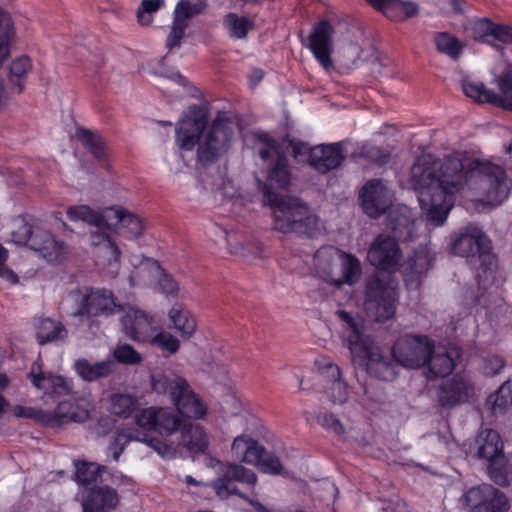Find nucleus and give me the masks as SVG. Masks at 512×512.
<instances>
[{
    "mask_svg": "<svg viewBox=\"0 0 512 512\" xmlns=\"http://www.w3.org/2000/svg\"><path fill=\"white\" fill-rule=\"evenodd\" d=\"M472 160L450 155L440 161L431 154H425L412 165L410 181L430 225L438 227L444 224L453 206V196L473 181L470 176Z\"/></svg>",
    "mask_w": 512,
    "mask_h": 512,
    "instance_id": "nucleus-1",
    "label": "nucleus"
},
{
    "mask_svg": "<svg viewBox=\"0 0 512 512\" xmlns=\"http://www.w3.org/2000/svg\"><path fill=\"white\" fill-rule=\"evenodd\" d=\"M264 203L272 210L273 229L278 232L313 239L325 230L320 217L297 196L268 192Z\"/></svg>",
    "mask_w": 512,
    "mask_h": 512,
    "instance_id": "nucleus-2",
    "label": "nucleus"
},
{
    "mask_svg": "<svg viewBox=\"0 0 512 512\" xmlns=\"http://www.w3.org/2000/svg\"><path fill=\"white\" fill-rule=\"evenodd\" d=\"M336 315L342 322V342L351 353L352 358L366 359L367 372L379 380L392 381L397 375V362L394 357L384 356L378 348L369 346L364 334V320L359 315H352L345 310H338Z\"/></svg>",
    "mask_w": 512,
    "mask_h": 512,
    "instance_id": "nucleus-3",
    "label": "nucleus"
},
{
    "mask_svg": "<svg viewBox=\"0 0 512 512\" xmlns=\"http://www.w3.org/2000/svg\"><path fill=\"white\" fill-rule=\"evenodd\" d=\"M450 247L453 254L470 259L479 285H485L489 276H493L497 258L490 239L481 228L473 224L461 228L451 236Z\"/></svg>",
    "mask_w": 512,
    "mask_h": 512,
    "instance_id": "nucleus-4",
    "label": "nucleus"
},
{
    "mask_svg": "<svg viewBox=\"0 0 512 512\" xmlns=\"http://www.w3.org/2000/svg\"><path fill=\"white\" fill-rule=\"evenodd\" d=\"M152 389L158 394H169L179 414L189 419L203 418L207 406L193 391L189 383L172 371L155 372L151 375Z\"/></svg>",
    "mask_w": 512,
    "mask_h": 512,
    "instance_id": "nucleus-5",
    "label": "nucleus"
},
{
    "mask_svg": "<svg viewBox=\"0 0 512 512\" xmlns=\"http://www.w3.org/2000/svg\"><path fill=\"white\" fill-rule=\"evenodd\" d=\"M470 176L471 185L477 187L483 194L482 202L487 205L497 206L507 199L511 182L505 170L489 161L473 159L471 161Z\"/></svg>",
    "mask_w": 512,
    "mask_h": 512,
    "instance_id": "nucleus-6",
    "label": "nucleus"
},
{
    "mask_svg": "<svg viewBox=\"0 0 512 512\" xmlns=\"http://www.w3.org/2000/svg\"><path fill=\"white\" fill-rule=\"evenodd\" d=\"M257 138L265 144V147L259 149V156L263 160L269 161L266 182L258 179V184L263 192V202H266V193L279 194L273 189H284L290 184L291 172L288 159L277 141L268 134H259Z\"/></svg>",
    "mask_w": 512,
    "mask_h": 512,
    "instance_id": "nucleus-7",
    "label": "nucleus"
},
{
    "mask_svg": "<svg viewBox=\"0 0 512 512\" xmlns=\"http://www.w3.org/2000/svg\"><path fill=\"white\" fill-rule=\"evenodd\" d=\"M233 134L232 122L216 117L198 139L196 165L205 168L218 161L230 148Z\"/></svg>",
    "mask_w": 512,
    "mask_h": 512,
    "instance_id": "nucleus-8",
    "label": "nucleus"
},
{
    "mask_svg": "<svg viewBox=\"0 0 512 512\" xmlns=\"http://www.w3.org/2000/svg\"><path fill=\"white\" fill-rule=\"evenodd\" d=\"M396 291L390 282L370 277L365 286L364 309L368 317L384 322L395 313Z\"/></svg>",
    "mask_w": 512,
    "mask_h": 512,
    "instance_id": "nucleus-9",
    "label": "nucleus"
},
{
    "mask_svg": "<svg viewBox=\"0 0 512 512\" xmlns=\"http://www.w3.org/2000/svg\"><path fill=\"white\" fill-rule=\"evenodd\" d=\"M231 450L238 460L255 465L265 473L280 474L282 471L280 459L267 453L262 445L248 435L237 436Z\"/></svg>",
    "mask_w": 512,
    "mask_h": 512,
    "instance_id": "nucleus-10",
    "label": "nucleus"
},
{
    "mask_svg": "<svg viewBox=\"0 0 512 512\" xmlns=\"http://www.w3.org/2000/svg\"><path fill=\"white\" fill-rule=\"evenodd\" d=\"M72 294L78 304L74 313L76 316H109L124 310V306L116 302L112 291L108 289L85 288L84 292L77 289Z\"/></svg>",
    "mask_w": 512,
    "mask_h": 512,
    "instance_id": "nucleus-11",
    "label": "nucleus"
},
{
    "mask_svg": "<svg viewBox=\"0 0 512 512\" xmlns=\"http://www.w3.org/2000/svg\"><path fill=\"white\" fill-rule=\"evenodd\" d=\"M462 500L472 512H508L510 508L504 492L491 484L471 487L463 495Z\"/></svg>",
    "mask_w": 512,
    "mask_h": 512,
    "instance_id": "nucleus-12",
    "label": "nucleus"
},
{
    "mask_svg": "<svg viewBox=\"0 0 512 512\" xmlns=\"http://www.w3.org/2000/svg\"><path fill=\"white\" fill-rule=\"evenodd\" d=\"M431 348L432 343L426 336L409 335L394 344L392 355L399 365L416 369L426 364Z\"/></svg>",
    "mask_w": 512,
    "mask_h": 512,
    "instance_id": "nucleus-13",
    "label": "nucleus"
},
{
    "mask_svg": "<svg viewBox=\"0 0 512 512\" xmlns=\"http://www.w3.org/2000/svg\"><path fill=\"white\" fill-rule=\"evenodd\" d=\"M209 113L204 106L191 105L176 125V142L182 150H192L208 123Z\"/></svg>",
    "mask_w": 512,
    "mask_h": 512,
    "instance_id": "nucleus-14",
    "label": "nucleus"
},
{
    "mask_svg": "<svg viewBox=\"0 0 512 512\" xmlns=\"http://www.w3.org/2000/svg\"><path fill=\"white\" fill-rule=\"evenodd\" d=\"M393 194L381 179L367 181L359 194L364 213L371 218H378L392 205Z\"/></svg>",
    "mask_w": 512,
    "mask_h": 512,
    "instance_id": "nucleus-15",
    "label": "nucleus"
},
{
    "mask_svg": "<svg viewBox=\"0 0 512 512\" xmlns=\"http://www.w3.org/2000/svg\"><path fill=\"white\" fill-rule=\"evenodd\" d=\"M367 259L376 268L393 272L400 266L402 252L394 238L379 234L369 247Z\"/></svg>",
    "mask_w": 512,
    "mask_h": 512,
    "instance_id": "nucleus-16",
    "label": "nucleus"
},
{
    "mask_svg": "<svg viewBox=\"0 0 512 512\" xmlns=\"http://www.w3.org/2000/svg\"><path fill=\"white\" fill-rule=\"evenodd\" d=\"M335 30L327 19H321L312 27L307 47L311 50L319 64L326 70L333 69L331 54L333 52V34Z\"/></svg>",
    "mask_w": 512,
    "mask_h": 512,
    "instance_id": "nucleus-17",
    "label": "nucleus"
},
{
    "mask_svg": "<svg viewBox=\"0 0 512 512\" xmlns=\"http://www.w3.org/2000/svg\"><path fill=\"white\" fill-rule=\"evenodd\" d=\"M207 4L205 1L180 0L174 9V18L171 31L166 39V47L169 51L181 46V40L185 35V30L189 26V21L204 13Z\"/></svg>",
    "mask_w": 512,
    "mask_h": 512,
    "instance_id": "nucleus-18",
    "label": "nucleus"
},
{
    "mask_svg": "<svg viewBox=\"0 0 512 512\" xmlns=\"http://www.w3.org/2000/svg\"><path fill=\"white\" fill-rule=\"evenodd\" d=\"M235 482L254 485L257 482L256 474L240 464H227L220 477L213 481L212 486L216 494L222 498L237 495L242 499L247 496L239 491Z\"/></svg>",
    "mask_w": 512,
    "mask_h": 512,
    "instance_id": "nucleus-19",
    "label": "nucleus"
},
{
    "mask_svg": "<svg viewBox=\"0 0 512 512\" xmlns=\"http://www.w3.org/2000/svg\"><path fill=\"white\" fill-rule=\"evenodd\" d=\"M119 500L117 490L104 483L85 488L81 492L83 512H111L116 509Z\"/></svg>",
    "mask_w": 512,
    "mask_h": 512,
    "instance_id": "nucleus-20",
    "label": "nucleus"
},
{
    "mask_svg": "<svg viewBox=\"0 0 512 512\" xmlns=\"http://www.w3.org/2000/svg\"><path fill=\"white\" fill-rule=\"evenodd\" d=\"M121 323L125 334L138 342L150 341L156 332L153 319L145 311L136 307H128L125 310Z\"/></svg>",
    "mask_w": 512,
    "mask_h": 512,
    "instance_id": "nucleus-21",
    "label": "nucleus"
},
{
    "mask_svg": "<svg viewBox=\"0 0 512 512\" xmlns=\"http://www.w3.org/2000/svg\"><path fill=\"white\" fill-rule=\"evenodd\" d=\"M471 384L459 374L442 382L437 389L438 403L443 408H453L468 401Z\"/></svg>",
    "mask_w": 512,
    "mask_h": 512,
    "instance_id": "nucleus-22",
    "label": "nucleus"
},
{
    "mask_svg": "<svg viewBox=\"0 0 512 512\" xmlns=\"http://www.w3.org/2000/svg\"><path fill=\"white\" fill-rule=\"evenodd\" d=\"M30 248L36 251L48 263H61L66 257L64 242L56 240L49 231L40 228H36V232L31 239Z\"/></svg>",
    "mask_w": 512,
    "mask_h": 512,
    "instance_id": "nucleus-23",
    "label": "nucleus"
},
{
    "mask_svg": "<svg viewBox=\"0 0 512 512\" xmlns=\"http://www.w3.org/2000/svg\"><path fill=\"white\" fill-rule=\"evenodd\" d=\"M344 158L341 143L321 144L310 149L309 164L325 174L340 166Z\"/></svg>",
    "mask_w": 512,
    "mask_h": 512,
    "instance_id": "nucleus-24",
    "label": "nucleus"
},
{
    "mask_svg": "<svg viewBox=\"0 0 512 512\" xmlns=\"http://www.w3.org/2000/svg\"><path fill=\"white\" fill-rule=\"evenodd\" d=\"M106 222L105 228L116 227L119 234H123L126 237H139L143 230L144 224L142 220L124 209L120 208H107L106 209Z\"/></svg>",
    "mask_w": 512,
    "mask_h": 512,
    "instance_id": "nucleus-25",
    "label": "nucleus"
},
{
    "mask_svg": "<svg viewBox=\"0 0 512 512\" xmlns=\"http://www.w3.org/2000/svg\"><path fill=\"white\" fill-rule=\"evenodd\" d=\"M460 358V352L456 348H438L434 349L432 344L431 352L426 361L428 367L429 379L448 376L456 366V361Z\"/></svg>",
    "mask_w": 512,
    "mask_h": 512,
    "instance_id": "nucleus-26",
    "label": "nucleus"
},
{
    "mask_svg": "<svg viewBox=\"0 0 512 512\" xmlns=\"http://www.w3.org/2000/svg\"><path fill=\"white\" fill-rule=\"evenodd\" d=\"M74 369L82 380L95 382L114 375L117 370V364L112 359L91 362L86 358H79L74 362Z\"/></svg>",
    "mask_w": 512,
    "mask_h": 512,
    "instance_id": "nucleus-27",
    "label": "nucleus"
},
{
    "mask_svg": "<svg viewBox=\"0 0 512 512\" xmlns=\"http://www.w3.org/2000/svg\"><path fill=\"white\" fill-rule=\"evenodd\" d=\"M387 227L392 232L390 236L397 243L398 241H409L415 234V220L406 206L389 213Z\"/></svg>",
    "mask_w": 512,
    "mask_h": 512,
    "instance_id": "nucleus-28",
    "label": "nucleus"
},
{
    "mask_svg": "<svg viewBox=\"0 0 512 512\" xmlns=\"http://www.w3.org/2000/svg\"><path fill=\"white\" fill-rule=\"evenodd\" d=\"M31 381L35 387L48 395L60 397L75 394L73 381L61 375L43 372L31 373Z\"/></svg>",
    "mask_w": 512,
    "mask_h": 512,
    "instance_id": "nucleus-29",
    "label": "nucleus"
},
{
    "mask_svg": "<svg viewBox=\"0 0 512 512\" xmlns=\"http://www.w3.org/2000/svg\"><path fill=\"white\" fill-rule=\"evenodd\" d=\"M75 471L74 481L85 488H90L107 481L106 475H109L108 468L95 462L84 460H74Z\"/></svg>",
    "mask_w": 512,
    "mask_h": 512,
    "instance_id": "nucleus-30",
    "label": "nucleus"
},
{
    "mask_svg": "<svg viewBox=\"0 0 512 512\" xmlns=\"http://www.w3.org/2000/svg\"><path fill=\"white\" fill-rule=\"evenodd\" d=\"M373 8L382 12L392 21L400 22L419 13L415 2L401 0H366Z\"/></svg>",
    "mask_w": 512,
    "mask_h": 512,
    "instance_id": "nucleus-31",
    "label": "nucleus"
},
{
    "mask_svg": "<svg viewBox=\"0 0 512 512\" xmlns=\"http://www.w3.org/2000/svg\"><path fill=\"white\" fill-rule=\"evenodd\" d=\"M179 444L191 453H204L208 448L207 436L203 428L189 420H184Z\"/></svg>",
    "mask_w": 512,
    "mask_h": 512,
    "instance_id": "nucleus-32",
    "label": "nucleus"
},
{
    "mask_svg": "<svg viewBox=\"0 0 512 512\" xmlns=\"http://www.w3.org/2000/svg\"><path fill=\"white\" fill-rule=\"evenodd\" d=\"M476 445L478 457L487 460L488 463L504 454L503 441L499 433L493 429L482 430L476 438Z\"/></svg>",
    "mask_w": 512,
    "mask_h": 512,
    "instance_id": "nucleus-33",
    "label": "nucleus"
},
{
    "mask_svg": "<svg viewBox=\"0 0 512 512\" xmlns=\"http://www.w3.org/2000/svg\"><path fill=\"white\" fill-rule=\"evenodd\" d=\"M35 327L37 341L40 345L64 340L68 335L67 329L61 322L50 318L39 319Z\"/></svg>",
    "mask_w": 512,
    "mask_h": 512,
    "instance_id": "nucleus-34",
    "label": "nucleus"
},
{
    "mask_svg": "<svg viewBox=\"0 0 512 512\" xmlns=\"http://www.w3.org/2000/svg\"><path fill=\"white\" fill-rule=\"evenodd\" d=\"M498 92H494V106L512 111V66H508L496 78Z\"/></svg>",
    "mask_w": 512,
    "mask_h": 512,
    "instance_id": "nucleus-35",
    "label": "nucleus"
},
{
    "mask_svg": "<svg viewBox=\"0 0 512 512\" xmlns=\"http://www.w3.org/2000/svg\"><path fill=\"white\" fill-rule=\"evenodd\" d=\"M32 69L31 59L27 56H21L12 61L9 68L10 89L22 93L25 89L27 76Z\"/></svg>",
    "mask_w": 512,
    "mask_h": 512,
    "instance_id": "nucleus-36",
    "label": "nucleus"
},
{
    "mask_svg": "<svg viewBox=\"0 0 512 512\" xmlns=\"http://www.w3.org/2000/svg\"><path fill=\"white\" fill-rule=\"evenodd\" d=\"M169 318L183 338L189 339L194 334L197 324L188 310L176 304L169 311Z\"/></svg>",
    "mask_w": 512,
    "mask_h": 512,
    "instance_id": "nucleus-37",
    "label": "nucleus"
},
{
    "mask_svg": "<svg viewBox=\"0 0 512 512\" xmlns=\"http://www.w3.org/2000/svg\"><path fill=\"white\" fill-rule=\"evenodd\" d=\"M487 469L490 479L495 484L505 487L512 482V462L505 454L489 462Z\"/></svg>",
    "mask_w": 512,
    "mask_h": 512,
    "instance_id": "nucleus-38",
    "label": "nucleus"
},
{
    "mask_svg": "<svg viewBox=\"0 0 512 512\" xmlns=\"http://www.w3.org/2000/svg\"><path fill=\"white\" fill-rule=\"evenodd\" d=\"M54 417L57 421L61 422L72 421L82 423L89 418V412L75 402L66 400L57 405Z\"/></svg>",
    "mask_w": 512,
    "mask_h": 512,
    "instance_id": "nucleus-39",
    "label": "nucleus"
},
{
    "mask_svg": "<svg viewBox=\"0 0 512 512\" xmlns=\"http://www.w3.org/2000/svg\"><path fill=\"white\" fill-rule=\"evenodd\" d=\"M493 24L488 18L470 19L464 24V33L475 41L491 43Z\"/></svg>",
    "mask_w": 512,
    "mask_h": 512,
    "instance_id": "nucleus-40",
    "label": "nucleus"
},
{
    "mask_svg": "<svg viewBox=\"0 0 512 512\" xmlns=\"http://www.w3.org/2000/svg\"><path fill=\"white\" fill-rule=\"evenodd\" d=\"M67 216L73 221L82 220L99 229L105 228L106 209L103 212H97L87 205L71 206L67 209Z\"/></svg>",
    "mask_w": 512,
    "mask_h": 512,
    "instance_id": "nucleus-41",
    "label": "nucleus"
},
{
    "mask_svg": "<svg viewBox=\"0 0 512 512\" xmlns=\"http://www.w3.org/2000/svg\"><path fill=\"white\" fill-rule=\"evenodd\" d=\"M76 137L96 159L103 160L105 158V142L99 134L80 127L76 130Z\"/></svg>",
    "mask_w": 512,
    "mask_h": 512,
    "instance_id": "nucleus-42",
    "label": "nucleus"
},
{
    "mask_svg": "<svg viewBox=\"0 0 512 512\" xmlns=\"http://www.w3.org/2000/svg\"><path fill=\"white\" fill-rule=\"evenodd\" d=\"M341 278L335 280V285L340 287L342 284H354L361 275V266L359 260L350 254L342 253Z\"/></svg>",
    "mask_w": 512,
    "mask_h": 512,
    "instance_id": "nucleus-43",
    "label": "nucleus"
},
{
    "mask_svg": "<svg viewBox=\"0 0 512 512\" xmlns=\"http://www.w3.org/2000/svg\"><path fill=\"white\" fill-rule=\"evenodd\" d=\"M137 398L129 394L114 393L110 396V411L122 418H128L138 409Z\"/></svg>",
    "mask_w": 512,
    "mask_h": 512,
    "instance_id": "nucleus-44",
    "label": "nucleus"
},
{
    "mask_svg": "<svg viewBox=\"0 0 512 512\" xmlns=\"http://www.w3.org/2000/svg\"><path fill=\"white\" fill-rule=\"evenodd\" d=\"M14 36V26L10 14L0 8V68L9 57V44Z\"/></svg>",
    "mask_w": 512,
    "mask_h": 512,
    "instance_id": "nucleus-45",
    "label": "nucleus"
},
{
    "mask_svg": "<svg viewBox=\"0 0 512 512\" xmlns=\"http://www.w3.org/2000/svg\"><path fill=\"white\" fill-rule=\"evenodd\" d=\"M184 420L169 408H158L156 431L160 434L171 435L181 429Z\"/></svg>",
    "mask_w": 512,
    "mask_h": 512,
    "instance_id": "nucleus-46",
    "label": "nucleus"
},
{
    "mask_svg": "<svg viewBox=\"0 0 512 512\" xmlns=\"http://www.w3.org/2000/svg\"><path fill=\"white\" fill-rule=\"evenodd\" d=\"M434 41L440 53L448 55L453 60H457L460 57L463 45L456 37L446 32H439L435 34Z\"/></svg>",
    "mask_w": 512,
    "mask_h": 512,
    "instance_id": "nucleus-47",
    "label": "nucleus"
},
{
    "mask_svg": "<svg viewBox=\"0 0 512 512\" xmlns=\"http://www.w3.org/2000/svg\"><path fill=\"white\" fill-rule=\"evenodd\" d=\"M224 25L233 38H245L248 32L253 29L254 24L246 17L238 16L235 13H229L224 18Z\"/></svg>",
    "mask_w": 512,
    "mask_h": 512,
    "instance_id": "nucleus-48",
    "label": "nucleus"
},
{
    "mask_svg": "<svg viewBox=\"0 0 512 512\" xmlns=\"http://www.w3.org/2000/svg\"><path fill=\"white\" fill-rule=\"evenodd\" d=\"M93 244L98 246V253L107 256L108 264L118 262L120 259V249L111 241L109 236L105 233L94 232L91 234Z\"/></svg>",
    "mask_w": 512,
    "mask_h": 512,
    "instance_id": "nucleus-49",
    "label": "nucleus"
},
{
    "mask_svg": "<svg viewBox=\"0 0 512 512\" xmlns=\"http://www.w3.org/2000/svg\"><path fill=\"white\" fill-rule=\"evenodd\" d=\"M494 414H502L512 407V382L506 381L489 397Z\"/></svg>",
    "mask_w": 512,
    "mask_h": 512,
    "instance_id": "nucleus-50",
    "label": "nucleus"
},
{
    "mask_svg": "<svg viewBox=\"0 0 512 512\" xmlns=\"http://www.w3.org/2000/svg\"><path fill=\"white\" fill-rule=\"evenodd\" d=\"M13 230L11 231V240L17 245H29L31 247V239L36 232L32 226L25 221L24 218L18 217L13 222Z\"/></svg>",
    "mask_w": 512,
    "mask_h": 512,
    "instance_id": "nucleus-51",
    "label": "nucleus"
},
{
    "mask_svg": "<svg viewBox=\"0 0 512 512\" xmlns=\"http://www.w3.org/2000/svg\"><path fill=\"white\" fill-rule=\"evenodd\" d=\"M462 89L467 97L473 98L479 103H488L494 105V92L487 89L483 83L463 81Z\"/></svg>",
    "mask_w": 512,
    "mask_h": 512,
    "instance_id": "nucleus-52",
    "label": "nucleus"
},
{
    "mask_svg": "<svg viewBox=\"0 0 512 512\" xmlns=\"http://www.w3.org/2000/svg\"><path fill=\"white\" fill-rule=\"evenodd\" d=\"M404 273L420 276L427 272L430 267V260L424 252H416L408 257L404 265Z\"/></svg>",
    "mask_w": 512,
    "mask_h": 512,
    "instance_id": "nucleus-53",
    "label": "nucleus"
},
{
    "mask_svg": "<svg viewBox=\"0 0 512 512\" xmlns=\"http://www.w3.org/2000/svg\"><path fill=\"white\" fill-rule=\"evenodd\" d=\"M140 439V432L138 431H120L117 433L114 440L109 445V450L112 452L113 459L118 461L120 455L123 453L125 446L132 440L138 441Z\"/></svg>",
    "mask_w": 512,
    "mask_h": 512,
    "instance_id": "nucleus-54",
    "label": "nucleus"
},
{
    "mask_svg": "<svg viewBox=\"0 0 512 512\" xmlns=\"http://www.w3.org/2000/svg\"><path fill=\"white\" fill-rule=\"evenodd\" d=\"M113 357L115 362L125 365H137L142 361L140 353L127 343L118 345L113 351Z\"/></svg>",
    "mask_w": 512,
    "mask_h": 512,
    "instance_id": "nucleus-55",
    "label": "nucleus"
},
{
    "mask_svg": "<svg viewBox=\"0 0 512 512\" xmlns=\"http://www.w3.org/2000/svg\"><path fill=\"white\" fill-rule=\"evenodd\" d=\"M164 5V0H143L137 11L138 22L147 26L152 22V14Z\"/></svg>",
    "mask_w": 512,
    "mask_h": 512,
    "instance_id": "nucleus-56",
    "label": "nucleus"
},
{
    "mask_svg": "<svg viewBox=\"0 0 512 512\" xmlns=\"http://www.w3.org/2000/svg\"><path fill=\"white\" fill-rule=\"evenodd\" d=\"M140 442L147 443L148 446L153 448L159 455L165 458H174L176 450L174 447L164 443L162 440L156 437H150L147 433L140 432Z\"/></svg>",
    "mask_w": 512,
    "mask_h": 512,
    "instance_id": "nucleus-57",
    "label": "nucleus"
},
{
    "mask_svg": "<svg viewBox=\"0 0 512 512\" xmlns=\"http://www.w3.org/2000/svg\"><path fill=\"white\" fill-rule=\"evenodd\" d=\"M150 342L158 346L160 349L167 351L169 354H174L179 349V340L166 332H160L156 335L154 334L152 339H150Z\"/></svg>",
    "mask_w": 512,
    "mask_h": 512,
    "instance_id": "nucleus-58",
    "label": "nucleus"
},
{
    "mask_svg": "<svg viewBox=\"0 0 512 512\" xmlns=\"http://www.w3.org/2000/svg\"><path fill=\"white\" fill-rule=\"evenodd\" d=\"M157 416L158 408L149 407L136 414L135 419L138 426L148 430H156Z\"/></svg>",
    "mask_w": 512,
    "mask_h": 512,
    "instance_id": "nucleus-59",
    "label": "nucleus"
},
{
    "mask_svg": "<svg viewBox=\"0 0 512 512\" xmlns=\"http://www.w3.org/2000/svg\"><path fill=\"white\" fill-rule=\"evenodd\" d=\"M362 155L366 159L379 164H385L389 160V154L384 149L372 145L363 146Z\"/></svg>",
    "mask_w": 512,
    "mask_h": 512,
    "instance_id": "nucleus-60",
    "label": "nucleus"
},
{
    "mask_svg": "<svg viewBox=\"0 0 512 512\" xmlns=\"http://www.w3.org/2000/svg\"><path fill=\"white\" fill-rule=\"evenodd\" d=\"M319 371L321 376L331 384L343 380L342 372L340 367L332 362L324 363L319 365Z\"/></svg>",
    "mask_w": 512,
    "mask_h": 512,
    "instance_id": "nucleus-61",
    "label": "nucleus"
},
{
    "mask_svg": "<svg viewBox=\"0 0 512 512\" xmlns=\"http://www.w3.org/2000/svg\"><path fill=\"white\" fill-rule=\"evenodd\" d=\"M330 397L333 403L343 404L347 401L349 396L348 385L343 380L335 382L330 385Z\"/></svg>",
    "mask_w": 512,
    "mask_h": 512,
    "instance_id": "nucleus-62",
    "label": "nucleus"
},
{
    "mask_svg": "<svg viewBox=\"0 0 512 512\" xmlns=\"http://www.w3.org/2000/svg\"><path fill=\"white\" fill-rule=\"evenodd\" d=\"M496 41L503 44H512V26L494 23L491 43Z\"/></svg>",
    "mask_w": 512,
    "mask_h": 512,
    "instance_id": "nucleus-63",
    "label": "nucleus"
},
{
    "mask_svg": "<svg viewBox=\"0 0 512 512\" xmlns=\"http://www.w3.org/2000/svg\"><path fill=\"white\" fill-rule=\"evenodd\" d=\"M317 422L321 426L333 431L334 433H336L338 435L342 434L344 432V428H343L341 422L333 414H328V413L319 414L317 416Z\"/></svg>",
    "mask_w": 512,
    "mask_h": 512,
    "instance_id": "nucleus-64",
    "label": "nucleus"
}]
</instances>
